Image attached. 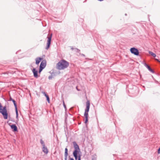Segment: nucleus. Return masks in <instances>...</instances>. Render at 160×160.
I'll use <instances>...</instances> for the list:
<instances>
[{"label": "nucleus", "mask_w": 160, "mask_h": 160, "mask_svg": "<svg viewBox=\"0 0 160 160\" xmlns=\"http://www.w3.org/2000/svg\"><path fill=\"white\" fill-rule=\"evenodd\" d=\"M80 54L81 55V56H83V57H85V55H84V54H81L80 53Z\"/></svg>", "instance_id": "obj_28"}, {"label": "nucleus", "mask_w": 160, "mask_h": 160, "mask_svg": "<svg viewBox=\"0 0 160 160\" xmlns=\"http://www.w3.org/2000/svg\"><path fill=\"white\" fill-rule=\"evenodd\" d=\"M42 93L43 94H44L45 96L46 97V98H47V100L48 102L49 103H50V99H49V96H48V95L47 94H46V92H42Z\"/></svg>", "instance_id": "obj_15"}, {"label": "nucleus", "mask_w": 160, "mask_h": 160, "mask_svg": "<svg viewBox=\"0 0 160 160\" xmlns=\"http://www.w3.org/2000/svg\"><path fill=\"white\" fill-rule=\"evenodd\" d=\"M75 49L76 50V52H78V53H80V50L78 48H75Z\"/></svg>", "instance_id": "obj_24"}, {"label": "nucleus", "mask_w": 160, "mask_h": 160, "mask_svg": "<svg viewBox=\"0 0 160 160\" xmlns=\"http://www.w3.org/2000/svg\"><path fill=\"white\" fill-rule=\"evenodd\" d=\"M74 148L75 149L74 151H77V152H80V150L79 147L75 141H74L72 142Z\"/></svg>", "instance_id": "obj_4"}, {"label": "nucleus", "mask_w": 160, "mask_h": 160, "mask_svg": "<svg viewBox=\"0 0 160 160\" xmlns=\"http://www.w3.org/2000/svg\"><path fill=\"white\" fill-rule=\"evenodd\" d=\"M78 154V160H81V155H80L79 153Z\"/></svg>", "instance_id": "obj_23"}, {"label": "nucleus", "mask_w": 160, "mask_h": 160, "mask_svg": "<svg viewBox=\"0 0 160 160\" xmlns=\"http://www.w3.org/2000/svg\"><path fill=\"white\" fill-rule=\"evenodd\" d=\"M158 153H160V147L158 148Z\"/></svg>", "instance_id": "obj_27"}, {"label": "nucleus", "mask_w": 160, "mask_h": 160, "mask_svg": "<svg viewBox=\"0 0 160 160\" xmlns=\"http://www.w3.org/2000/svg\"><path fill=\"white\" fill-rule=\"evenodd\" d=\"M131 52L136 56H138L139 55V52L138 49L133 47L130 49Z\"/></svg>", "instance_id": "obj_2"}, {"label": "nucleus", "mask_w": 160, "mask_h": 160, "mask_svg": "<svg viewBox=\"0 0 160 160\" xmlns=\"http://www.w3.org/2000/svg\"><path fill=\"white\" fill-rule=\"evenodd\" d=\"M32 72L34 76L36 78H37L38 77V71L36 70L35 68H33L32 70Z\"/></svg>", "instance_id": "obj_8"}, {"label": "nucleus", "mask_w": 160, "mask_h": 160, "mask_svg": "<svg viewBox=\"0 0 160 160\" xmlns=\"http://www.w3.org/2000/svg\"><path fill=\"white\" fill-rule=\"evenodd\" d=\"M9 121H13V122H14V121H12V120H11V118L10 117V116H9Z\"/></svg>", "instance_id": "obj_25"}, {"label": "nucleus", "mask_w": 160, "mask_h": 160, "mask_svg": "<svg viewBox=\"0 0 160 160\" xmlns=\"http://www.w3.org/2000/svg\"><path fill=\"white\" fill-rule=\"evenodd\" d=\"M71 49L72 50H73L74 48L72 47H71Z\"/></svg>", "instance_id": "obj_29"}, {"label": "nucleus", "mask_w": 160, "mask_h": 160, "mask_svg": "<svg viewBox=\"0 0 160 160\" xmlns=\"http://www.w3.org/2000/svg\"><path fill=\"white\" fill-rule=\"evenodd\" d=\"M13 99L10 96V98H9V101H12L13 100Z\"/></svg>", "instance_id": "obj_26"}, {"label": "nucleus", "mask_w": 160, "mask_h": 160, "mask_svg": "<svg viewBox=\"0 0 160 160\" xmlns=\"http://www.w3.org/2000/svg\"><path fill=\"white\" fill-rule=\"evenodd\" d=\"M90 106V102L89 101H87L86 102V107L85 109L84 112H86L87 113H88V112L89 111Z\"/></svg>", "instance_id": "obj_6"}, {"label": "nucleus", "mask_w": 160, "mask_h": 160, "mask_svg": "<svg viewBox=\"0 0 160 160\" xmlns=\"http://www.w3.org/2000/svg\"><path fill=\"white\" fill-rule=\"evenodd\" d=\"M98 0L99 1H103V0Z\"/></svg>", "instance_id": "obj_32"}, {"label": "nucleus", "mask_w": 160, "mask_h": 160, "mask_svg": "<svg viewBox=\"0 0 160 160\" xmlns=\"http://www.w3.org/2000/svg\"><path fill=\"white\" fill-rule=\"evenodd\" d=\"M144 65L152 73L154 72V71L152 69H151L149 65H147L146 63H145L144 64Z\"/></svg>", "instance_id": "obj_12"}, {"label": "nucleus", "mask_w": 160, "mask_h": 160, "mask_svg": "<svg viewBox=\"0 0 160 160\" xmlns=\"http://www.w3.org/2000/svg\"><path fill=\"white\" fill-rule=\"evenodd\" d=\"M12 101L13 102V104H14V107H15V108H16V107H17V103H16V102L13 99V100Z\"/></svg>", "instance_id": "obj_19"}, {"label": "nucleus", "mask_w": 160, "mask_h": 160, "mask_svg": "<svg viewBox=\"0 0 160 160\" xmlns=\"http://www.w3.org/2000/svg\"><path fill=\"white\" fill-rule=\"evenodd\" d=\"M149 53L152 56H153L154 57H156V55L155 53H153L152 52H151L150 51H149Z\"/></svg>", "instance_id": "obj_16"}, {"label": "nucleus", "mask_w": 160, "mask_h": 160, "mask_svg": "<svg viewBox=\"0 0 160 160\" xmlns=\"http://www.w3.org/2000/svg\"><path fill=\"white\" fill-rule=\"evenodd\" d=\"M69 66V63L64 60L59 62L57 64V68L59 70H62L67 68Z\"/></svg>", "instance_id": "obj_1"}, {"label": "nucleus", "mask_w": 160, "mask_h": 160, "mask_svg": "<svg viewBox=\"0 0 160 160\" xmlns=\"http://www.w3.org/2000/svg\"><path fill=\"white\" fill-rule=\"evenodd\" d=\"M15 112H16V118H18V113L17 107L15 108Z\"/></svg>", "instance_id": "obj_18"}, {"label": "nucleus", "mask_w": 160, "mask_h": 160, "mask_svg": "<svg viewBox=\"0 0 160 160\" xmlns=\"http://www.w3.org/2000/svg\"><path fill=\"white\" fill-rule=\"evenodd\" d=\"M125 16H127V14L125 13Z\"/></svg>", "instance_id": "obj_33"}, {"label": "nucleus", "mask_w": 160, "mask_h": 160, "mask_svg": "<svg viewBox=\"0 0 160 160\" xmlns=\"http://www.w3.org/2000/svg\"><path fill=\"white\" fill-rule=\"evenodd\" d=\"M42 151L46 154H47L48 152V148L45 146L42 147Z\"/></svg>", "instance_id": "obj_13"}, {"label": "nucleus", "mask_w": 160, "mask_h": 160, "mask_svg": "<svg viewBox=\"0 0 160 160\" xmlns=\"http://www.w3.org/2000/svg\"><path fill=\"white\" fill-rule=\"evenodd\" d=\"M40 143L42 145V147L45 146L44 142L42 139H41L40 140Z\"/></svg>", "instance_id": "obj_17"}, {"label": "nucleus", "mask_w": 160, "mask_h": 160, "mask_svg": "<svg viewBox=\"0 0 160 160\" xmlns=\"http://www.w3.org/2000/svg\"><path fill=\"white\" fill-rule=\"evenodd\" d=\"M63 107H64L65 109V110H66L67 109V108H66V106L64 102V100L63 101Z\"/></svg>", "instance_id": "obj_21"}, {"label": "nucleus", "mask_w": 160, "mask_h": 160, "mask_svg": "<svg viewBox=\"0 0 160 160\" xmlns=\"http://www.w3.org/2000/svg\"><path fill=\"white\" fill-rule=\"evenodd\" d=\"M46 65V61L45 60H43L42 61L39 67L44 69Z\"/></svg>", "instance_id": "obj_7"}, {"label": "nucleus", "mask_w": 160, "mask_h": 160, "mask_svg": "<svg viewBox=\"0 0 160 160\" xmlns=\"http://www.w3.org/2000/svg\"><path fill=\"white\" fill-rule=\"evenodd\" d=\"M84 116H85V118L84 123H86L88 122V113H87L86 112H84Z\"/></svg>", "instance_id": "obj_14"}, {"label": "nucleus", "mask_w": 160, "mask_h": 160, "mask_svg": "<svg viewBox=\"0 0 160 160\" xmlns=\"http://www.w3.org/2000/svg\"><path fill=\"white\" fill-rule=\"evenodd\" d=\"M68 149L66 148L65 150V153H64V160H67V158L68 156Z\"/></svg>", "instance_id": "obj_11"}, {"label": "nucleus", "mask_w": 160, "mask_h": 160, "mask_svg": "<svg viewBox=\"0 0 160 160\" xmlns=\"http://www.w3.org/2000/svg\"><path fill=\"white\" fill-rule=\"evenodd\" d=\"M10 124L11 123H9L8 124V125L10 126L12 130L14 132H18V128L16 125L13 124L11 125Z\"/></svg>", "instance_id": "obj_5"}, {"label": "nucleus", "mask_w": 160, "mask_h": 160, "mask_svg": "<svg viewBox=\"0 0 160 160\" xmlns=\"http://www.w3.org/2000/svg\"><path fill=\"white\" fill-rule=\"evenodd\" d=\"M43 68H40L39 70L38 73H40L41 71H42V70L43 69Z\"/></svg>", "instance_id": "obj_22"}, {"label": "nucleus", "mask_w": 160, "mask_h": 160, "mask_svg": "<svg viewBox=\"0 0 160 160\" xmlns=\"http://www.w3.org/2000/svg\"><path fill=\"white\" fill-rule=\"evenodd\" d=\"M53 74H54V73H52L51 75L48 77V78L49 80H51L53 78V77H52Z\"/></svg>", "instance_id": "obj_20"}, {"label": "nucleus", "mask_w": 160, "mask_h": 160, "mask_svg": "<svg viewBox=\"0 0 160 160\" xmlns=\"http://www.w3.org/2000/svg\"><path fill=\"white\" fill-rule=\"evenodd\" d=\"M43 59L42 58L40 57H38L36 58V64L37 65H38L40 61Z\"/></svg>", "instance_id": "obj_9"}, {"label": "nucleus", "mask_w": 160, "mask_h": 160, "mask_svg": "<svg viewBox=\"0 0 160 160\" xmlns=\"http://www.w3.org/2000/svg\"><path fill=\"white\" fill-rule=\"evenodd\" d=\"M52 37V34H51L50 36H48L47 37L48 38V41L47 43V46L46 48V49L47 50H48L50 47V45L51 43Z\"/></svg>", "instance_id": "obj_3"}, {"label": "nucleus", "mask_w": 160, "mask_h": 160, "mask_svg": "<svg viewBox=\"0 0 160 160\" xmlns=\"http://www.w3.org/2000/svg\"><path fill=\"white\" fill-rule=\"evenodd\" d=\"M79 152H77L76 151H73V155L75 158V160L78 159V154Z\"/></svg>", "instance_id": "obj_10"}, {"label": "nucleus", "mask_w": 160, "mask_h": 160, "mask_svg": "<svg viewBox=\"0 0 160 160\" xmlns=\"http://www.w3.org/2000/svg\"><path fill=\"white\" fill-rule=\"evenodd\" d=\"M70 160H74L73 158H70Z\"/></svg>", "instance_id": "obj_30"}, {"label": "nucleus", "mask_w": 160, "mask_h": 160, "mask_svg": "<svg viewBox=\"0 0 160 160\" xmlns=\"http://www.w3.org/2000/svg\"><path fill=\"white\" fill-rule=\"evenodd\" d=\"M54 74H53L52 77H53L55 76V74L54 73H53Z\"/></svg>", "instance_id": "obj_31"}]
</instances>
